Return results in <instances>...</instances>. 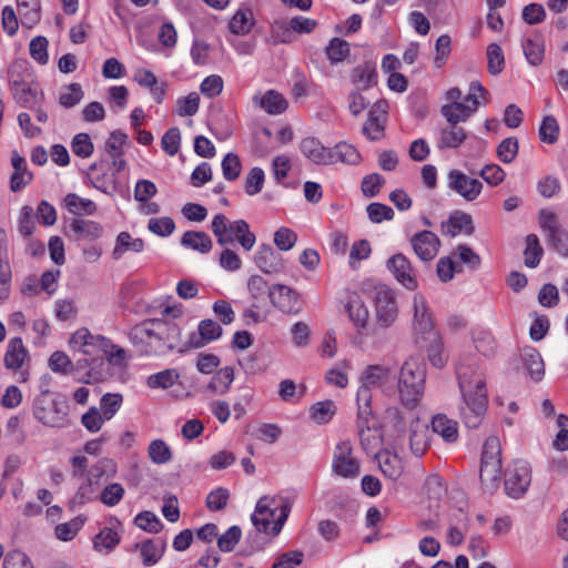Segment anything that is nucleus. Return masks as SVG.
Instances as JSON below:
<instances>
[{
	"label": "nucleus",
	"instance_id": "4be33fe9",
	"mask_svg": "<svg viewBox=\"0 0 568 568\" xmlns=\"http://www.w3.org/2000/svg\"><path fill=\"white\" fill-rule=\"evenodd\" d=\"M357 427L363 449L367 454H377L376 450L381 446L382 438L379 430L375 427L374 418H369L366 423H362L357 418Z\"/></svg>",
	"mask_w": 568,
	"mask_h": 568
},
{
	"label": "nucleus",
	"instance_id": "09e8293b",
	"mask_svg": "<svg viewBox=\"0 0 568 568\" xmlns=\"http://www.w3.org/2000/svg\"><path fill=\"white\" fill-rule=\"evenodd\" d=\"M64 204L68 211L74 215L81 214H93L97 210V205L93 201L82 199L75 193H69L64 197Z\"/></svg>",
	"mask_w": 568,
	"mask_h": 568
},
{
	"label": "nucleus",
	"instance_id": "c9c22d12",
	"mask_svg": "<svg viewBox=\"0 0 568 568\" xmlns=\"http://www.w3.org/2000/svg\"><path fill=\"white\" fill-rule=\"evenodd\" d=\"M181 244L202 254L209 253L213 247L211 237L202 231H186L182 235Z\"/></svg>",
	"mask_w": 568,
	"mask_h": 568
},
{
	"label": "nucleus",
	"instance_id": "39448f33",
	"mask_svg": "<svg viewBox=\"0 0 568 568\" xmlns=\"http://www.w3.org/2000/svg\"><path fill=\"white\" fill-rule=\"evenodd\" d=\"M290 511L291 505L288 501L277 507L275 497L263 496L256 504L252 523L258 531L276 536L282 530Z\"/></svg>",
	"mask_w": 568,
	"mask_h": 568
},
{
	"label": "nucleus",
	"instance_id": "f704fd0d",
	"mask_svg": "<svg viewBox=\"0 0 568 568\" xmlns=\"http://www.w3.org/2000/svg\"><path fill=\"white\" fill-rule=\"evenodd\" d=\"M352 82L356 85V90H367L377 83V73L371 63L357 65L352 71Z\"/></svg>",
	"mask_w": 568,
	"mask_h": 568
},
{
	"label": "nucleus",
	"instance_id": "393cba45",
	"mask_svg": "<svg viewBox=\"0 0 568 568\" xmlns=\"http://www.w3.org/2000/svg\"><path fill=\"white\" fill-rule=\"evenodd\" d=\"M385 102L375 104L376 109L371 110L368 118L363 125V133L369 140H379L384 135V123L386 111L383 109Z\"/></svg>",
	"mask_w": 568,
	"mask_h": 568
},
{
	"label": "nucleus",
	"instance_id": "e2e57ef3",
	"mask_svg": "<svg viewBox=\"0 0 568 568\" xmlns=\"http://www.w3.org/2000/svg\"><path fill=\"white\" fill-rule=\"evenodd\" d=\"M148 453L151 460L158 465L170 462L172 457L169 446L162 439L153 440L149 446Z\"/></svg>",
	"mask_w": 568,
	"mask_h": 568
},
{
	"label": "nucleus",
	"instance_id": "c03bdc74",
	"mask_svg": "<svg viewBox=\"0 0 568 568\" xmlns=\"http://www.w3.org/2000/svg\"><path fill=\"white\" fill-rule=\"evenodd\" d=\"M332 164L336 162L356 165L361 161V154L355 146L346 142L337 143L331 149Z\"/></svg>",
	"mask_w": 568,
	"mask_h": 568
},
{
	"label": "nucleus",
	"instance_id": "6e6552de",
	"mask_svg": "<svg viewBox=\"0 0 568 568\" xmlns=\"http://www.w3.org/2000/svg\"><path fill=\"white\" fill-rule=\"evenodd\" d=\"M93 341L88 342L90 346L82 347L80 353L92 359L93 363H98L99 367H105L103 356L106 357L111 365H123L125 351L122 347L113 345L108 338L101 335H93Z\"/></svg>",
	"mask_w": 568,
	"mask_h": 568
},
{
	"label": "nucleus",
	"instance_id": "9d476101",
	"mask_svg": "<svg viewBox=\"0 0 568 568\" xmlns=\"http://www.w3.org/2000/svg\"><path fill=\"white\" fill-rule=\"evenodd\" d=\"M397 373L389 366L369 365L361 375L359 381H365L366 385L379 387L385 394H394Z\"/></svg>",
	"mask_w": 568,
	"mask_h": 568
},
{
	"label": "nucleus",
	"instance_id": "864d4df0",
	"mask_svg": "<svg viewBox=\"0 0 568 568\" xmlns=\"http://www.w3.org/2000/svg\"><path fill=\"white\" fill-rule=\"evenodd\" d=\"M311 417L317 424L328 423L336 413V405L333 400L327 399L314 404L311 409Z\"/></svg>",
	"mask_w": 568,
	"mask_h": 568
},
{
	"label": "nucleus",
	"instance_id": "bf43d9fd",
	"mask_svg": "<svg viewBox=\"0 0 568 568\" xmlns=\"http://www.w3.org/2000/svg\"><path fill=\"white\" fill-rule=\"evenodd\" d=\"M488 71L493 75L499 74L505 65V59L501 48L497 43H490L487 47Z\"/></svg>",
	"mask_w": 568,
	"mask_h": 568
},
{
	"label": "nucleus",
	"instance_id": "4d7b16f0",
	"mask_svg": "<svg viewBox=\"0 0 568 568\" xmlns=\"http://www.w3.org/2000/svg\"><path fill=\"white\" fill-rule=\"evenodd\" d=\"M134 524L150 534H156L163 528L160 518L149 510L138 514L134 518Z\"/></svg>",
	"mask_w": 568,
	"mask_h": 568
},
{
	"label": "nucleus",
	"instance_id": "412c9836",
	"mask_svg": "<svg viewBox=\"0 0 568 568\" xmlns=\"http://www.w3.org/2000/svg\"><path fill=\"white\" fill-rule=\"evenodd\" d=\"M300 149L305 158L315 164H332L331 149L325 148L317 139L306 138L302 140Z\"/></svg>",
	"mask_w": 568,
	"mask_h": 568
},
{
	"label": "nucleus",
	"instance_id": "cd10ccee",
	"mask_svg": "<svg viewBox=\"0 0 568 568\" xmlns=\"http://www.w3.org/2000/svg\"><path fill=\"white\" fill-rule=\"evenodd\" d=\"M159 347L165 346L169 349H174L181 339V329L175 323L165 322L158 318L155 322Z\"/></svg>",
	"mask_w": 568,
	"mask_h": 568
},
{
	"label": "nucleus",
	"instance_id": "5701e85b",
	"mask_svg": "<svg viewBox=\"0 0 568 568\" xmlns=\"http://www.w3.org/2000/svg\"><path fill=\"white\" fill-rule=\"evenodd\" d=\"M222 335V327L212 320H203L199 324V336L191 335L186 346L189 348H201L206 343L217 339Z\"/></svg>",
	"mask_w": 568,
	"mask_h": 568
},
{
	"label": "nucleus",
	"instance_id": "a878e982",
	"mask_svg": "<svg viewBox=\"0 0 568 568\" xmlns=\"http://www.w3.org/2000/svg\"><path fill=\"white\" fill-rule=\"evenodd\" d=\"M11 164L14 172L10 180V189L12 192H19L31 182L33 175L28 170L26 160L17 151H12Z\"/></svg>",
	"mask_w": 568,
	"mask_h": 568
},
{
	"label": "nucleus",
	"instance_id": "8fccbe9b",
	"mask_svg": "<svg viewBox=\"0 0 568 568\" xmlns=\"http://www.w3.org/2000/svg\"><path fill=\"white\" fill-rule=\"evenodd\" d=\"M423 342H427L428 359L433 366L440 368L446 364V356L443 352V342L438 333H432V336L424 337Z\"/></svg>",
	"mask_w": 568,
	"mask_h": 568
},
{
	"label": "nucleus",
	"instance_id": "f03ea898",
	"mask_svg": "<svg viewBox=\"0 0 568 568\" xmlns=\"http://www.w3.org/2000/svg\"><path fill=\"white\" fill-rule=\"evenodd\" d=\"M386 426L394 434L398 444H408L413 455L420 457L428 448V425L417 412L389 407L385 413Z\"/></svg>",
	"mask_w": 568,
	"mask_h": 568
},
{
	"label": "nucleus",
	"instance_id": "9b49d317",
	"mask_svg": "<svg viewBox=\"0 0 568 568\" xmlns=\"http://www.w3.org/2000/svg\"><path fill=\"white\" fill-rule=\"evenodd\" d=\"M24 62H16L9 70L10 74V84L11 92L13 94L14 100L22 106H30L32 103L38 101L39 95L42 97V93L39 92L38 85H33L18 75L14 77L17 68H23Z\"/></svg>",
	"mask_w": 568,
	"mask_h": 568
},
{
	"label": "nucleus",
	"instance_id": "680f3d73",
	"mask_svg": "<svg viewBox=\"0 0 568 568\" xmlns=\"http://www.w3.org/2000/svg\"><path fill=\"white\" fill-rule=\"evenodd\" d=\"M326 54L332 63L341 62L349 54V44L345 40L334 38L326 48Z\"/></svg>",
	"mask_w": 568,
	"mask_h": 568
},
{
	"label": "nucleus",
	"instance_id": "37998d69",
	"mask_svg": "<svg viewBox=\"0 0 568 568\" xmlns=\"http://www.w3.org/2000/svg\"><path fill=\"white\" fill-rule=\"evenodd\" d=\"M467 138L466 131L459 125L448 124L442 129L438 148H458Z\"/></svg>",
	"mask_w": 568,
	"mask_h": 568
},
{
	"label": "nucleus",
	"instance_id": "774afa93",
	"mask_svg": "<svg viewBox=\"0 0 568 568\" xmlns=\"http://www.w3.org/2000/svg\"><path fill=\"white\" fill-rule=\"evenodd\" d=\"M551 247L561 256H568V232L562 227L548 234Z\"/></svg>",
	"mask_w": 568,
	"mask_h": 568
},
{
	"label": "nucleus",
	"instance_id": "4468645a",
	"mask_svg": "<svg viewBox=\"0 0 568 568\" xmlns=\"http://www.w3.org/2000/svg\"><path fill=\"white\" fill-rule=\"evenodd\" d=\"M387 268L395 278L408 290H415L418 286L415 271L409 260L404 254H395L387 261Z\"/></svg>",
	"mask_w": 568,
	"mask_h": 568
},
{
	"label": "nucleus",
	"instance_id": "72a5a7b5",
	"mask_svg": "<svg viewBox=\"0 0 568 568\" xmlns=\"http://www.w3.org/2000/svg\"><path fill=\"white\" fill-rule=\"evenodd\" d=\"M432 429L445 442L454 443L458 438L457 423L446 415L438 414L432 419Z\"/></svg>",
	"mask_w": 568,
	"mask_h": 568
},
{
	"label": "nucleus",
	"instance_id": "69168bd1",
	"mask_svg": "<svg viewBox=\"0 0 568 568\" xmlns=\"http://www.w3.org/2000/svg\"><path fill=\"white\" fill-rule=\"evenodd\" d=\"M121 404H122V395L121 394L106 393L101 398V402H100L101 408L99 410L102 413L104 419L109 420L120 409Z\"/></svg>",
	"mask_w": 568,
	"mask_h": 568
},
{
	"label": "nucleus",
	"instance_id": "7ed1b4c3",
	"mask_svg": "<svg viewBox=\"0 0 568 568\" xmlns=\"http://www.w3.org/2000/svg\"><path fill=\"white\" fill-rule=\"evenodd\" d=\"M69 402L64 395L41 390L33 399L32 415L43 426L63 428L70 425Z\"/></svg>",
	"mask_w": 568,
	"mask_h": 568
},
{
	"label": "nucleus",
	"instance_id": "13d9d810",
	"mask_svg": "<svg viewBox=\"0 0 568 568\" xmlns=\"http://www.w3.org/2000/svg\"><path fill=\"white\" fill-rule=\"evenodd\" d=\"M180 377L175 369H164L158 374H153L148 378V385L151 388H169Z\"/></svg>",
	"mask_w": 568,
	"mask_h": 568
},
{
	"label": "nucleus",
	"instance_id": "49530a36",
	"mask_svg": "<svg viewBox=\"0 0 568 568\" xmlns=\"http://www.w3.org/2000/svg\"><path fill=\"white\" fill-rule=\"evenodd\" d=\"M144 247L142 239H132L128 232H121L116 237V244L113 248L112 256L114 260H120L126 251L141 252Z\"/></svg>",
	"mask_w": 568,
	"mask_h": 568
},
{
	"label": "nucleus",
	"instance_id": "052dcab7",
	"mask_svg": "<svg viewBox=\"0 0 568 568\" xmlns=\"http://www.w3.org/2000/svg\"><path fill=\"white\" fill-rule=\"evenodd\" d=\"M501 448L499 439L495 436H490L486 439L481 454V464H501Z\"/></svg>",
	"mask_w": 568,
	"mask_h": 568
},
{
	"label": "nucleus",
	"instance_id": "c756f323",
	"mask_svg": "<svg viewBox=\"0 0 568 568\" xmlns=\"http://www.w3.org/2000/svg\"><path fill=\"white\" fill-rule=\"evenodd\" d=\"M135 548L140 549L143 565L149 567L155 565L163 556L165 541L160 538L146 539L141 544H136Z\"/></svg>",
	"mask_w": 568,
	"mask_h": 568
},
{
	"label": "nucleus",
	"instance_id": "338daca9",
	"mask_svg": "<svg viewBox=\"0 0 568 568\" xmlns=\"http://www.w3.org/2000/svg\"><path fill=\"white\" fill-rule=\"evenodd\" d=\"M2 568H34L28 555L19 549L9 551L2 564Z\"/></svg>",
	"mask_w": 568,
	"mask_h": 568
},
{
	"label": "nucleus",
	"instance_id": "3c124183",
	"mask_svg": "<svg viewBox=\"0 0 568 568\" xmlns=\"http://www.w3.org/2000/svg\"><path fill=\"white\" fill-rule=\"evenodd\" d=\"M87 176L92 186L104 193H109L110 189L113 187L114 179L102 172L101 164L99 163H93L89 166Z\"/></svg>",
	"mask_w": 568,
	"mask_h": 568
},
{
	"label": "nucleus",
	"instance_id": "423d86ee",
	"mask_svg": "<svg viewBox=\"0 0 568 568\" xmlns=\"http://www.w3.org/2000/svg\"><path fill=\"white\" fill-rule=\"evenodd\" d=\"M211 230L221 246L239 242L245 251H251L256 242L255 234L244 220L231 222L224 214H216L211 223Z\"/></svg>",
	"mask_w": 568,
	"mask_h": 568
},
{
	"label": "nucleus",
	"instance_id": "20e7f679",
	"mask_svg": "<svg viewBox=\"0 0 568 568\" xmlns=\"http://www.w3.org/2000/svg\"><path fill=\"white\" fill-rule=\"evenodd\" d=\"M397 379V392L405 409H412L419 403L425 388L426 368L417 357H409L400 367Z\"/></svg>",
	"mask_w": 568,
	"mask_h": 568
},
{
	"label": "nucleus",
	"instance_id": "bb28decb",
	"mask_svg": "<svg viewBox=\"0 0 568 568\" xmlns=\"http://www.w3.org/2000/svg\"><path fill=\"white\" fill-rule=\"evenodd\" d=\"M255 263L261 271L266 274L278 273L283 268L280 254H277L271 245L263 244L260 246Z\"/></svg>",
	"mask_w": 568,
	"mask_h": 568
},
{
	"label": "nucleus",
	"instance_id": "6ab92c4d",
	"mask_svg": "<svg viewBox=\"0 0 568 568\" xmlns=\"http://www.w3.org/2000/svg\"><path fill=\"white\" fill-rule=\"evenodd\" d=\"M70 231L72 233L71 237L74 241L92 242L98 240L102 235L103 227L94 221L72 219L70 222Z\"/></svg>",
	"mask_w": 568,
	"mask_h": 568
},
{
	"label": "nucleus",
	"instance_id": "b1692460",
	"mask_svg": "<svg viewBox=\"0 0 568 568\" xmlns=\"http://www.w3.org/2000/svg\"><path fill=\"white\" fill-rule=\"evenodd\" d=\"M247 290L253 302V307L262 308L266 306L267 301L271 302L273 286H268L267 282L260 275H252L247 281Z\"/></svg>",
	"mask_w": 568,
	"mask_h": 568
},
{
	"label": "nucleus",
	"instance_id": "0e129e2a",
	"mask_svg": "<svg viewBox=\"0 0 568 568\" xmlns=\"http://www.w3.org/2000/svg\"><path fill=\"white\" fill-rule=\"evenodd\" d=\"M84 518L79 516L69 523L58 525L55 527L57 538L63 541L72 540L84 524Z\"/></svg>",
	"mask_w": 568,
	"mask_h": 568
},
{
	"label": "nucleus",
	"instance_id": "ea45409f",
	"mask_svg": "<svg viewBox=\"0 0 568 568\" xmlns=\"http://www.w3.org/2000/svg\"><path fill=\"white\" fill-rule=\"evenodd\" d=\"M26 356L27 349L21 338L14 337L8 344V349L4 355V365L8 369H18L22 366Z\"/></svg>",
	"mask_w": 568,
	"mask_h": 568
},
{
	"label": "nucleus",
	"instance_id": "f257e3e1",
	"mask_svg": "<svg viewBox=\"0 0 568 568\" xmlns=\"http://www.w3.org/2000/svg\"><path fill=\"white\" fill-rule=\"evenodd\" d=\"M457 376L463 398L459 417L466 427L477 428L488 408L486 377L479 369L465 365L458 367Z\"/></svg>",
	"mask_w": 568,
	"mask_h": 568
},
{
	"label": "nucleus",
	"instance_id": "58836bf2",
	"mask_svg": "<svg viewBox=\"0 0 568 568\" xmlns=\"http://www.w3.org/2000/svg\"><path fill=\"white\" fill-rule=\"evenodd\" d=\"M501 464L487 463L480 465L479 477L484 489L494 493L500 483Z\"/></svg>",
	"mask_w": 568,
	"mask_h": 568
},
{
	"label": "nucleus",
	"instance_id": "603ef678",
	"mask_svg": "<svg viewBox=\"0 0 568 568\" xmlns=\"http://www.w3.org/2000/svg\"><path fill=\"white\" fill-rule=\"evenodd\" d=\"M253 26V14L250 9L239 10L229 23L230 31L234 34H246Z\"/></svg>",
	"mask_w": 568,
	"mask_h": 568
},
{
	"label": "nucleus",
	"instance_id": "ddd939ff",
	"mask_svg": "<svg viewBox=\"0 0 568 568\" xmlns=\"http://www.w3.org/2000/svg\"><path fill=\"white\" fill-rule=\"evenodd\" d=\"M531 481L530 469L527 465H516L515 468L506 474L505 490L511 498L523 497Z\"/></svg>",
	"mask_w": 568,
	"mask_h": 568
},
{
	"label": "nucleus",
	"instance_id": "2eb2a0df",
	"mask_svg": "<svg viewBox=\"0 0 568 568\" xmlns=\"http://www.w3.org/2000/svg\"><path fill=\"white\" fill-rule=\"evenodd\" d=\"M271 303L285 314H297L301 311L298 293L283 284L273 285Z\"/></svg>",
	"mask_w": 568,
	"mask_h": 568
},
{
	"label": "nucleus",
	"instance_id": "a19ab883",
	"mask_svg": "<svg viewBox=\"0 0 568 568\" xmlns=\"http://www.w3.org/2000/svg\"><path fill=\"white\" fill-rule=\"evenodd\" d=\"M361 385L357 390V418L362 423H366L369 418H374L371 407L372 403V386L366 385L365 381H359Z\"/></svg>",
	"mask_w": 568,
	"mask_h": 568
},
{
	"label": "nucleus",
	"instance_id": "f3484780",
	"mask_svg": "<svg viewBox=\"0 0 568 568\" xmlns=\"http://www.w3.org/2000/svg\"><path fill=\"white\" fill-rule=\"evenodd\" d=\"M412 245L416 255L423 261L433 260L439 247V239L430 231H423L415 234L412 240Z\"/></svg>",
	"mask_w": 568,
	"mask_h": 568
},
{
	"label": "nucleus",
	"instance_id": "7c9ffc66",
	"mask_svg": "<svg viewBox=\"0 0 568 568\" xmlns=\"http://www.w3.org/2000/svg\"><path fill=\"white\" fill-rule=\"evenodd\" d=\"M521 359L529 376L534 381L540 382L545 375V363L540 353L532 347H527L523 351Z\"/></svg>",
	"mask_w": 568,
	"mask_h": 568
},
{
	"label": "nucleus",
	"instance_id": "1a4fd4ad",
	"mask_svg": "<svg viewBox=\"0 0 568 568\" xmlns=\"http://www.w3.org/2000/svg\"><path fill=\"white\" fill-rule=\"evenodd\" d=\"M349 442L339 443L334 449L332 469L334 474L344 478H354L359 474V463L352 456Z\"/></svg>",
	"mask_w": 568,
	"mask_h": 568
},
{
	"label": "nucleus",
	"instance_id": "473e14b6",
	"mask_svg": "<svg viewBox=\"0 0 568 568\" xmlns=\"http://www.w3.org/2000/svg\"><path fill=\"white\" fill-rule=\"evenodd\" d=\"M134 80L142 87L150 89L151 94L158 103H161L165 94V84H159L158 78L153 72L139 69L134 73Z\"/></svg>",
	"mask_w": 568,
	"mask_h": 568
},
{
	"label": "nucleus",
	"instance_id": "5fc2aeb1",
	"mask_svg": "<svg viewBox=\"0 0 568 568\" xmlns=\"http://www.w3.org/2000/svg\"><path fill=\"white\" fill-rule=\"evenodd\" d=\"M120 542L119 534L112 528L104 527L93 538V547L95 550L101 551L103 549L110 551Z\"/></svg>",
	"mask_w": 568,
	"mask_h": 568
},
{
	"label": "nucleus",
	"instance_id": "4c0bfd02",
	"mask_svg": "<svg viewBox=\"0 0 568 568\" xmlns=\"http://www.w3.org/2000/svg\"><path fill=\"white\" fill-rule=\"evenodd\" d=\"M234 381V369L231 366L220 368L207 384V389L216 395H224L229 392Z\"/></svg>",
	"mask_w": 568,
	"mask_h": 568
},
{
	"label": "nucleus",
	"instance_id": "0eeeda50",
	"mask_svg": "<svg viewBox=\"0 0 568 568\" xmlns=\"http://www.w3.org/2000/svg\"><path fill=\"white\" fill-rule=\"evenodd\" d=\"M369 298L374 305L377 325L383 328L392 326L398 316V307L394 290L385 284H376L369 291Z\"/></svg>",
	"mask_w": 568,
	"mask_h": 568
},
{
	"label": "nucleus",
	"instance_id": "aec40b11",
	"mask_svg": "<svg viewBox=\"0 0 568 568\" xmlns=\"http://www.w3.org/2000/svg\"><path fill=\"white\" fill-rule=\"evenodd\" d=\"M344 310L359 333L363 334L362 331L366 328L369 313L361 296L356 293L349 294L344 303Z\"/></svg>",
	"mask_w": 568,
	"mask_h": 568
},
{
	"label": "nucleus",
	"instance_id": "de8ad7c7",
	"mask_svg": "<svg viewBox=\"0 0 568 568\" xmlns=\"http://www.w3.org/2000/svg\"><path fill=\"white\" fill-rule=\"evenodd\" d=\"M83 368H89L85 374V378L81 379L83 383L90 384L101 382L106 378L108 373L105 367H99L98 363H93V361L87 356L78 359L75 364H73V371H81Z\"/></svg>",
	"mask_w": 568,
	"mask_h": 568
},
{
	"label": "nucleus",
	"instance_id": "dca6fc26",
	"mask_svg": "<svg viewBox=\"0 0 568 568\" xmlns=\"http://www.w3.org/2000/svg\"><path fill=\"white\" fill-rule=\"evenodd\" d=\"M413 306L415 334L419 335L420 338L423 339L424 337L432 336V333H437L434 329L433 318L423 295H414Z\"/></svg>",
	"mask_w": 568,
	"mask_h": 568
},
{
	"label": "nucleus",
	"instance_id": "2f4dec72",
	"mask_svg": "<svg viewBox=\"0 0 568 568\" xmlns=\"http://www.w3.org/2000/svg\"><path fill=\"white\" fill-rule=\"evenodd\" d=\"M375 458L378 460L382 473L389 479L396 480L403 473V465L400 458L390 454L389 452H382L375 454Z\"/></svg>",
	"mask_w": 568,
	"mask_h": 568
},
{
	"label": "nucleus",
	"instance_id": "e433bc0d",
	"mask_svg": "<svg viewBox=\"0 0 568 568\" xmlns=\"http://www.w3.org/2000/svg\"><path fill=\"white\" fill-rule=\"evenodd\" d=\"M440 113L448 124L458 125V123L465 122L474 113V109L462 102H450L442 106Z\"/></svg>",
	"mask_w": 568,
	"mask_h": 568
},
{
	"label": "nucleus",
	"instance_id": "c85d7f7f",
	"mask_svg": "<svg viewBox=\"0 0 568 568\" xmlns=\"http://www.w3.org/2000/svg\"><path fill=\"white\" fill-rule=\"evenodd\" d=\"M462 231L467 235H471L475 231V226L469 214L456 211L449 216L447 222L443 223V232L450 236H456L457 233Z\"/></svg>",
	"mask_w": 568,
	"mask_h": 568
},
{
	"label": "nucleus",
	"instance_id": "f8f14e48",
	"mask_svg": "<svg viewBox=\"0 0 568 568\" xmlns=\"http://www.w3.org/2000/svg\"><path fill=\"white\" fill-rule=\"evenodd\" d=\"M448 186L465 200L474 201L479 196L483 183L477 179L469 178L460 171L452 170L448 173Z\"/></svg>",
	"mask_w": 568,
	"mask_h": 568
},
{
	"label": "nucleus",
	"instance_id": "6e6d98bb",
	"mask_svg": "<svg viewBox=\"0 0 568 568\" xmlns=\"http://www.w3.org/2000/svg\"><path fill=\"white\" fill-rule=\"evenodd\" d=\"M527 247L524 252L525 254V265L527 267L534 268L536 267L542 255V247L540 246L539 240L537 235L529 234L526 237Z\"/></svg>",
	"mask_w": 568,
	"mask_h": 568
},
{
	"label": "nucleus",
	"instance_id": "a18cd8bd",
	"mask_svg": "<svg viewBox=\"0 0 568 568\" xmlns=\"http://www.w3.org/2000/svg\"><path fill=\"white\" fill-rule=\"evenodd\" d=\"M22 26L32 28L40 20L39 0H17Z\"/></svg>",
	"mask_w": 568,
	"mask_h": 568
},
{
	"label": "nucleus",
	"instance_id": "79ce46f5",
	"mask_svg": "<svg viewBox=\"0 0 568 568\" xmlns=\"http://www.w3.org/2000/svg\"><path fill=\"white\" fill-rule=\"evenodd\" d=\"M258 105L268 114H281L287 106V100L277 91L268 90L258 100Z\"/></svg>",
	"mask_w": 568,
	"mask_h": 568
},
{
	"label": "nucleus",
	"instance_id": "a211bd4d",
	"mask_svg": "<svg viewBox=\"0 0 568 568\" xmlns=\"http://www.w3.org/2000/svg\"><path fill=\"white\" fill-rule=\"evenodd\" d=\"M158 318L146 320L135 325L130 333V338L134 345L142 347L159 348L158 335H155Z\"/></svg>",
	"mask_w": 568,
	"mask_h": 568
}]
</instances>
